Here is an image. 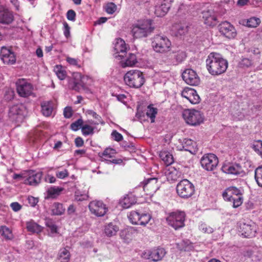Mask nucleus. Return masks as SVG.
Returning <instances> with one entry per match:
<instances>
[{"label": "nucleus", "mask_w": 262, "mask_h": 262, "mask_svg": "<svg viewBox=\"0 0 262 262\" xmlns=\"http://www.w3.org/2000/svg\"><path fill=\"white\" fill-rule=\"evenodd\" d=\"M89 208L91 213L97 216H104L108 210L106 205L100 201L91 202Z\"/></svg>", "instance_id": "9b49d317"}, {"label": "nucleus", "mask_w": 262, "mask_h": 262, "mask_svg": "<svg viewBox=\"0 0 262 262\" xmlns=\"http://www.w3.org/2000/svg\"><path fill=\"white\" fill-rule=\"evenodd\" d=\"M15 92L14 90L11 88H8L6 90L4 98L6 100H11L14 98Z\"/></svg>", "instance_id": "8fccbe9b"}, {"label": "nucleus", "mask_w": 262, "mask_h": 262, "mask_svg": "<svg viewBox=\"0 0 262 262\" xmlns=\"http://www.w3.org/2000/svg\"><path fill=\"white\" fill-rule=\"evenodd\" d=\"M151 46L155 52L164 53L169 51L171 42L166 36L156 35L152 39Z\"/></svg>", "instance_id": "423d86ee"}, {"label": "nucleus", "mask_w": 262, "mask_h": 262, "mask_svg": "<svg viewBox=\"0 0 262 262\" xmlns=\"http://www.w3.org/2000/svg\"><path fill=\"white\" fill-rule=\"evenodd\" d=\"M158 179L157 178H150L145 180L141 183L144 191L150 193L156 191L157 188Z\"/></svg>", "instance_id": "4be33fe9"}, {"label": "nucleus", "mask_w": 262, "mask_h": 262, "mask_svg": "<svg viewBox=\"0 0 262 262\" xmlns=\"http://www.w3.org/2000/svg\"><path fill=\"white\" fill-rule=\"evenodd\" d=\"M202 14L205 24L209 26H214L217 24L216 14L212 8L204 10Z\"/></svg>", "instance_id": "2eb2a0df"}, {"label": "nucleus", "mask_w": 262, "mask_h": 262, "mask_svg": "<svg viewBox=\"0 0 262 262\" xmlns=\"http://www.w3.org/2000/svg\"><path fill=\"white\" fill-rule=\"evenodd\" d=\"M42 176V172H36L32 170L26 171L23 173L17 174V180L24 179L25 184L36 186L40 183Z\"/></svg>", "instance_id": "0eeeda50"}, {"label": "nucleus", "mask_w": 262, "mask_h": 262, "mask_svg": "<svg viewBox=\"0 0 262 262\" xmlns=\"http://www.w3.org/2000/svg\"><path fill=\"white\" fill-rule=\"evenodd\" d=\"M255 179L258 186L262 187V166H259L255 169Z\"/></svg>", "instance_id": "ea45409f"}, {"label": "nucleus", "mask_w": 262, "mask_h": 262, "mask_svg": "<svg viewBox=\"0 0 262 262\" xmlns=\"http://www.w3.org/2000/svg\"><path fill=\"white\" fill-rule=\"evenodd\" d=\"M64 27V35L66 38H68L70 36V27L67 22L63 23Z\"/></svg>", "instance_id": "e2e57ef3"}, {"label": "nucleus", "mask_w": 262, "mask_h": 262, "mask_svg": "<svg viewBox=\"0 0 262 262\" xmlns=\"http://www.w3.org/2000/svg\"><path fill=\"white\" fill-rule=\"evenodd\" d=\"M83 121L81 118H79L75 122H73L71 125V128L74 131H77L83 125Z\"/></svg>", "instance_id": "37998d69"}, {"label": "nucleus", "mask_w": 262, "mask_h": 262, "mask_svg": "<svg viewBox=\"0 0 262 262\" xmlns=\"http://www.w3.org/2000/svg\"><path fill=\"white\" fill-rule=\"evenodd\" d=\"M0 237L3 239L8 241L11 240L13 237L12 231L6 226H1L0 227Z\"/></svg>", "instance_id": "bb28decb"}, {"label": "nucleus", "mask_w": 262, "mask_h": 262, "mask_svg": "<svg viewBox=\"0 0 262 262\" xmlns=\"http://www.w3.org/2000/svg\"><path fill=\"white\" fill-rule=\"evenodd\" d=\"M69 249L70 247L67 246L59 250L57 256V262H69L71 257Z\"/></svg>", "instance_id": "393cba45"}, {"label": "nucleus", "mask_w": 262, "mask_h": 262, "mask_svg": "<svg viewBox=\"0 0 262 262\" xmlns=\"http://www.w3.org/2000/svg\"><path fill=\"white\" fill-rule=\"evenodd\" d=\"M33 90L32 85L24 79H17V94L21 97H27L30 96Z\"/></svg>", "instance_id": "f8f14e48"}, {"label": "nucleus", "mask_w": 262, "mask_h": 262, "mask_svg": "<svg viewBox=\"0 0 262 262\" xmlns=\"http://www.w3.org/2000/svg\"><path fill=\"white\" fill-rule=\"evenodd\" d=\"M182 77L185 82L190 85H198L200 82V78L196 73L191 69L185 70Z\"/></svg>", "instance_id": "4468645a"}, {"label": "nucleus", "mask_w": 262, "mask_h": 262, "mask_svg": "<svg viewBox=\"0 0 262 262\" xmlns=\"http://www.w3.org/2000/svg\"><path fill=\"white\" fill-rule=\"evenodd\" d=\"M45 181L50 183H53L55 182L56 178L54 176L48 174L45 178Z\"/></svg>", "instance_id": "774afa93"}, {"label": "nucleus", "mask_w": 262, "mask_h": 262, "mask_svg": "<svg viewBox=\"0 0 262 262\" xmlns=\"http://www.w3.org/2000/svg\"><path fill=\"white\" fill-rule=\"evenodd\" d=\"M162 160L167 165H169L173 162V158L171 154L167 151H162L160 154Z\"/></svg>", "instance_id": "2f4dec72"}, {"label": "nucleus", "mask_w": 262, "mask_h": 262, "mask_svg": "<svg viewBox=\"0 0 262 262\" xmlns=\"http://www.w3.org/2000/svg\"><path fill=\"white\" fill-rule=\"evenodd\" d=\"M222 171L226 173L237 175L242 172L241 166L238 164H228L222 167Z\"/></svg>", "instance_id": "5701e85b"}, {"label": "nucleus", "mask_w": 262, "mask_h": 262, "mask_svg": "<svg viewBox=\"0 0 262 262\" xmlns=\"http://www.w3.org/2000/svg\"><path fill=\"white\" fill-rule=\"evenodd\" d=\"M94 128L88 124H84L81 127L82 134L85 136L92 135L94 133Z\"/></svg>", "instance_id": "a19ab883"}, {"label": "nucleus", "mask_w": 262, "mask_h": 262, "mask_svg": "<svg viewBox=\"0 0 262 262\" xmlns=\"http://www.w3.org/2000/svg\"><path fill=\"white\" fill-rule=\"evenodd\" d=\"M260 22V19L258 18L252 17L247 20V26L252 28L256 27Z\"/></svg>", "instance_id": "c03bdc74"}, {"label": "nucleus", "mask_w": 262, "mask_h": 262, "mask_svg": "<svg viewBox=\"0 0 262 262\" xmlns=\"http://www.w3.org/2000/svg\"><path fill=\"white\" fill-rule=\"evenodd\" d=\"M28 201L29 204L32 207H35L38 202V198L33 197L32 196H29L28 197Z\"/></svg>", "instance_id": "680f3d73"}, {"label": "nucleus", "mask_w": 262, "mask_h": 262, "mask_svg": "<svg viewBox=\"0 0 262 262\" xmlns=\"http://www.w3.org/2000/svg\"><path fill=\"white\" fill-rule=\"evenodd\" d=\"M75 144L76 147H80L83 145L84 141L82 138L78 137L75 139Z\"/></svg>", "instance_id": "338daca9"}, {"label": "nucleus", "mask_w": 262, "mask_h": 262, "mask_svg": "<svg viewBox=\"0 0 262 262\" xmlns=\"http://www.w3.org/2000/svg\"><path fill=\"white\" fill-rule=\"evenodd\" d=\"M240 229L242 234L248 238L255 236L257 230L255 224L251 222L249 223H243L241 225Z\"/></svg>", "instance_id": "aec40b11"}, {"label": "nucleus", "mask_w": 262, "mask_h": 262, "mask_svg": "<svg viewBox=\"0 0 262 262\" xmlns=\"http://www.w3.org/2000/svg\"><path fill=\"white\" fill-rule=\"evenodd\" d=\"M182 116L186 123L191 126H198L203 122L204 116L199 111L186 109L183 111Z\"/></svg>", "instance_id": "39448f33"}, {"label": "nucleus", "mask_w": 262, "mask_h": 262, "mask_svg": "<svg viewBox=\"0 0 262 262\" xmlns=\"http://www.w3.org/2000/svg\"><path fill=\"white\" fill-rule=\"evenodd\" d=\"M111 135L114 138V140L117 142L120 141L123 139L122 135L116 130H113Z\"/></svg>", "instance_id": "13d9d810"}, {"label": "nucleus", "mask_w": 262, "mask_h": 262, "mask_svg": "<svg viewBox=\"0 0 262 262\" xmlns=\"http://www.w3.org/2000/svg\"><path fill=\"white\" fill-rule=\"evenodd\" d=\"M137 62L136 56L134 54L130 53L124 61H121V65L123 68L132 67Z\"/></svg>", "instance_id": "c756f323"}, {"label": "nucleus", "mask_w": 262, "mask_h": 262, "mask_svg": "<svg viewBox=\"0 0 262 262\" xmlns=\"http://www.w3.org/2000/svg\"><path fill=\"white\" fill-rule=\"evenodd\" d=\"M140 215L141 214L138 212L132 211L128 215V217L133 224L138 225L140 222Z\"/></svg>", "instance_id": "f704fd0d"}, {"label": "nucleus", "mask_w": 262, "mask_h": 262, "mask_svg": "<svg viewBox=\"0 0 262 262\" xmlns=\"http://www.w3.org/2000/svg\"><path fill=\"white\" fill-rule=\"evenodd\" d=\"M176 191L180 198L187 199L194 194L195 188L194 185L189 180L183 179L177 184Z\"/></svg>", "instance_id": "20e7f679"}, {"label": "nucleus", "mask_w": 262, "mask_h": 262, "mask_svg": "<svg viewBox=\"0 0 262 262\" xmlns=\"http://www.w3.org/2000/svg\"><path fill=\"white\" fill-rule=\"evenodd\" d=\"M183 97L187 99L192 104H198L200 101V96L195 90L189 88H185L181 93Z\"/></svg>", "instance_id": "a211bd4d"}, {"label": "nucleus", "mask_w": 262, "mask_h": 262, "mask_svg": "<svg viewBox=\"0 0 262 262\" xmlns=\"http://www.w3.org/2000/svg\"><path fill=\"white\" fill-rule=\"evenodd\" d=\"M27 230L32 233H39L42 230L43 228L33 221L28 222L26 223Z\"/></svg>", "instance_id": "c85d7f7f"}, {"label": "nucleus", "mask_w": 262, "mask_h": 262, "mask_svg": "<svg viewBox=\"0 0 262 262\" xmlns=\"http://www.w3.org/2000/svg\"><path fill=\"white\" fill-rule=\"evenodd\" d=\"M228 190L230 193H231V195L233 196H236V195H242V193L238 189H237L235 187H230L228 188Z\"/></svg>", "instance_id": "6e6d98bb"}, {"label": "nucleus", "mask_w": 262, "mask_h": 262, "mask_svg": "<svg viewBox=\"0 0 262 262\" xmlns=\"http://www.w3.org/2000/svg\"><path fill=\"white\" fill-rule=\"evenodd\" d=\"M173 0H159V4L156 6L155 13L157 16H164L171 6Z\"/></svg>", "instance_id": "dca6fc26"}, {"label": "nucleus", "mask_w": 262, "mask_h": 262, "mask_svg": "<svg viewBox=\"0 0 262 262\" xmlns=\"http://www.w3.org/2000/svg\"><path fill=\"white\" fill-rule=\"evenodd\" d=\"M55 73H56V75L57 76L58 78L60 80H64L66 76H67V73L63 69L61 66L60 65H57L54 68V70Z\"/></svg>", "instance_id": "e433bc0d"}, {"label": "nucleus", "mask_w": 262, "mask_h": 262, "mask_svg": "<svg viewBox=\"0 0 262 262\" xmlns=\"http://www.w3.org/2000/svg\"><path fill=\"white\" fill-rule=\"evenodd\" d=\"M200 230L203 231L204 233H211L213 231V229L210 226H207L205 224H202L200 227Z\"/></svg>", "instance_id": "5fc2aeb1"}, {"label": "nucleus", "mask_w": 262, "mask_h": 262, "mask_svg": "<svg viewBox=\"0 0 262 262\" xmlns=\"http://www.w3.org/2000/svg\"><path fill=\"white\" fill-rule=\"evenodd\" d=\"M166 252L164 248H158L151 250H147L142 254V257L152 261L157 262L161 260Z\"/></svg>", "instance_id": "1a4fd4ad"}, {"label": "nucleus", "mask_w": 262, "mask_h": 262, "mask_svg": "<svg viewBox=\"0 0 262 262\" xmlns=\"http://www.w3.org/2000/svg\"><path fill=\"white\" fill-rule=\"evenodd\" d=\"M14 17L11 11L7 9H0V23L9 24L12 22Z\"/></svg>", "instance_id": "b1692460"}, {"label": "nucleus", "mask_w": 262, "mask_h": 262, "mask_svg": "<svg viewBox=\"0 0 262 262\" xmlns=\"http://www.w3.org/2000/svg\"><path fill=\"white\" fill-rule=\"evenodd\" d=\"M219 28L220 32L228 38H234L236 36V31L234 27L228 21L222 22Z\"/></svg>", "instance_id": "ddd939ff"}, {"label": "nucleus", "mask_w": 262, "mask_h": 262, "mask_svg": "<svg viewBox=\"0 0 262 262\" xmlns=\"http://www.w3.org/2000/svg\"><path fill=\"white\" fill-rule=\"evenodd\" d=\"M228 66L227 60L217 53H210L206 60V69L209 73L212 76H219L224 73Z\"/></svg>", "instance_id": "f257e3e1"}, {"label": "nucleus", "mask_w": 262, "mask_h": 262, "mask_svg": "<svg viewBox=\"0 0 262 262\" xmlns=\"http://www.w3.org/2000/svg\"><path fill=\"white\" fill-rule=\"evenodd\" d=\"M1 58L5 64H13L16 61L15 53L10 49L3 47L1 50Z\"/></svg>", "instance_id": "f3484780"}, {"label": "nucleus", "mask_w": 262, "mask_h": 262, "mask_svg": "<svg viewBox=\"0 0 262 262\" xmlns=\"http://www.w3.org/2000/svg\"><path fill=\"white\" fill-rule=\"evenodd\" d=\"M232 196L228 190V188L223 193V197L225 200L232 201Z\"/></svg>", "instance_id": "69168bd1"}, {"label": "nucleus", "mask_w": 262, "mask_h": 262, "mask_svg": "<svg viewBox=\"0 0 262 262\" xmlns=\"http://www.w3.org/2000/svg\"><path fill=\"white\" fill-rule=\"evenodd\" d=\"M217 157L213 154L205 155L201 159V164L203 168L208 171L213 170L217 166Z\"/></svg>", "instance_id": "9d476101"}, {"label": "nucleus", "mask_w": 262, "mask_h": 262, "mask_svg": "<svg viewBox=\"0 0 262 262\" xmlns=\"http://www.w3.org/2000/svg\"><path fill=\"white\" fill-rule=\"evenodd\" d=\"M85 113L86 115L92 116L94 118L96 119L102 124H104V122L102 120L101 116L98 115L95 112L93 111V110H87Z\"/></svg>", "instance_id": "de8ad7c7"}, {"label": "nucleus", "mask_w": 262, "mask_h": 262, "mask_svg": "<svg viewBox=\"0 0 262 262\" xmlns=\"http://www.w3.org/2000/svg\"><path fill=\"white\" fill-rule=\"evenodd\" d=\"M21 107H22L21 110L23 111V112L21 114L20 113H19L18 112V110H20V108H19L18 109H17V122L19 121V120H20V121L22 122L24 120V119L25 118V115L26 114V109H25V107H24L23 105H21Z\"/></svg>", "instance_id": "bf43d9fd"}, {"label": "nucleus", "mask_w": 262, "mask_h": 262, "mask_svg": "<svg viewBox=\"0 0 262 262\" xmlns=\"http://www.w3.org/2000/svg\"><path fill=\"white\" fill-rule=\"evenodd\" d=\"M56 176L59 179H64L68 176V172L67 169H64L63 171H57Z\"/></svg>", "instance_id": "0e129e2a"}, {"label": "nucleus", "mask_w": 262, "mask_h": 262, "mask_svg": "<svg viewBox=\"0 0 262 262\" xmlns=\"http://www.w3.org/2000/svg\"><path fill=\"white\" fill-rule=\"evenodd\" d=\"M46 225L50 229L52 233L57 232V226L54 224L52 220H47L46 221Z\"/></svg>", "instance_id": "603ef678"}, {"label": "nucleus", "mask_w": 262, "mask_h": 262, "mask_svg": "<svg viewBox=\"0 0 262 262\" xmlns=\"http://www.w3.org/2000/svg\"><path fill=\"white\" fill-rule=\"evenodd\" d=\"M151 217L149 214L144 213L142 214L140 217V222L138 225L145 226L150 221Z\"/></svg>", "instance_id": "a18cd8bd"}, {"label": "nucleus", "mask_w": 262, "mask_h": 262, "mask_svg": "<svg viewBox=\"0 0 262 262\" xmlns=\"http://www.w3.org/2000/svg\"><path fill=\"white\" fill-rule=\"evenodd\" d=\"M174 57L177 61L179 62H182L186 57V54L183 51H178L174 53Z\"/></svg>", "instance_id": "3c124183"}, {"label": "nucleus", "mask_w": 262, "mask_h": 262, "mask_svg": "<svg viewBox=\"0 0 262 262\" xmlns=\"http://www.w3.org/2000/svg\"><path fill=\"white\" fill-rule=\"evenodd\" d=\"M176 36H182L188 31V26L184 25H177L174 27Z\"/></svg>", "instance_id": "58836bf2"}, {"label": "nucleus", "mask_w": 262, "mask_h": 262, "mask_svg": "<svg viewBox=\"0 0 262 262\" xmlns=\"http://www.w3.org/2000/svg\"><path fill=\"white\" fill-rule=\"evenodd\" d=\"M185 213L183 211H174L169 213L166 217L168 224L178 230L183 227L185 225Z\"/></svg>", "instance_id": "6e6552de"}, {"label": "nucleus", "mask_w": 262, "mask_h": 262, "mask_svg": "<svg viewBox=\"0 0 262 262\" xmlns=\"http://www.w3.org/2000/svg\"><path fill=\"white\" fill-rule=\"evenodd\" d=\"M125 83L131 88H139L145 82L143 73L139 70H130L124 76Z\"/></svg>", "instance_id": "f03ea898"}, {"label": "nucleus", "mask_w": 262, "mask_h": 262, "mask_svg": "<svg viewBox=\"0 0 262 262\" xmlns=\"http://www.w3.org/2000/svg\"><path fill=\"white\" fill-rule=\"evenodd\" d=\"M117 10V6L113 3H108L105 7L106 12L110 14H113Z\"/></svg>", "instance_id": "09e8293b"}, {"label": "nucleus", "mask_w": 262, "mask_h": 262, "mask_svg": "<svg viewBox=\"0 0 262 262\" xmlns=\"http://www.w3.org/2000/svg\"><path fill=\"white\" fill-rule=\"evenodd\" d=\"M196 143L190 139H184L183 140V148L186 151H191V150L195 145Z\"/></svg>", "instance_id": "c9c22d12"}, {"label": "nucleus", "mask_w": 262, "mask_h": 262, "mask_svg": "<svg viewBox=\"0 0 262 262\" xmlns=\"http://www.w3.org/2000/svg\"><path fill=\"white\" fill-rule=\"evenodd\" d=\"M41 112L46 117L50 116L53 111V102L51 101H43L41 103Z\"/></svg>", "instance_id": "a878e982"}, {"label": "nucleus", "mask_w": 262, "mask_h": 262, "mask_svg": "<svg viewBox=\"0 0 262 262\" xmlns=\"http://www.w3.org/2000/svg\"><path fill=\"white\" fill-rule=\"evenodd\" d=\"M73 115L72 109L70 106H67L63 111V115L66 118H70Z\"/></svg>", "instance_id": "4d7b16f0"}, {"label": "nucleus", "mask_w": 262, "mask_h": 262, "mask_svg": "<svg viewBox=\"0 0 262 262\" xmlns=\"http://www.w3.org/2000/svg\"><path fill=\"white\" fill-rule=\"evenodd\" d=\"M73 79L70 84H72L71 88L76 91H80L81 89L85 88L84 80L85 77L82 76L79 73H74L73 75Z\"/></svg>", "instance_id": "6ab92c4d"}, {"label": "nucleus", "mask_w": 262, "mask_h": 262, "mask_svg": "<svg viewBox=\"0 0 262 262\" xmlns=\"http://www.w3.org/2000/svg\"><path fill=\"white\" fill-rule=\"evenodd\" d=\"M136 203L135 199L133 196L128 195L125 196L121 201L122 205L124 208H128Z\"/></svg>", "instance_id": "473e14b6"}, {"label": "nucleus", "mask_w": 262, "mask_h": 262, "mask_svg": "<svg viewBox=\"0 0 262 262\" xmlns=\"http://www.w3.org/2000/svg\"><path fill=\"white\" fill-rule=\"evenodd\" d=\"M76 13L73 10H69L67 13V19L69 20L74 21L75 20Z\"/></svg>", "instance_id": "052dcab7"}, {"label": "nucleus", "mask_w": 262, "mask_h": 262, "mask_svg": "<svg viewBox=\"0 0 262 262\" xmlns=\"http://www.w3.org/2000/svg\"><path fill=\"white\" fill-rule=\"evenodd\" d=\"M63 188L59 187H51L48 189L47 192L49 197L54 198L59 195Z\"/></svg>", "instance_id": "72a5a7b5"}, {"label": "nucleus", "mask_w": 262, "mask_h": 262, "mask_svg": "<svg viewBox=\"0 0 262 262\" xmlns=\"http://www.w3.org/2000/svg\"><path fill=\"white\" fill-rule=\"evenodd\" d=\"M119 230V227L112 223H110L105 226L104 233L105 235L108 237L113 236L116 234Z\"/></svg>", "instance_id": "cd10ccee"}, {"label": "nucleus", "mask_w": 262, "mask_h": 262, "mask_svg": "<svg viewBox=\"0 0 262 262\" xmlns=\"http://www.w3.org/2000/svg\"><path fill=\"white\" fill-rule=\"evenodd\" d=\"M232 201H233V207L237 208L241 206L243 203V198L242 195H236V196H232Z\"/></svg>", "instance_id": "49530a36"}, {"label": "nucleus", "mask_w": 262, "mask_h": 262, "mask_svg": "<svg viewBox=\"0 0 262 262\" xmlns=\"http://www.w3.org/2000/svg\"><path fill=\"white\" fill-rule=\"evenodd\" d=\"M151 23V20H146L142 24H138L133 26L132 33L134 37L141 38L149 35L154 30Z\"/></svg>", "instance_id": "7ed1b4c3"}, {"label": "nucleus", "mask_w": 262, "mask_h": 262, "mask_svg": "<svg viewBox=\"0 0 262 262\" xmlns=\"http://www.w3.org/2000/svg\"><path fill=\"white\" fill-rule=\"evenodd\" d=\"M52 213L55 215H60L62 214L65 209L63 207L62 204L56 202L54 203L51 207Z\"/></svg>", "instance_id": "7c9ffc66"}, {"label": "nucleus", "mask_w": 262, "mask_h": 262, "mask_svg": "<svg viewBox=\"0 0 262 262\" xmlns=\"http://www.w3.org/2000/svg\"><path fill=\"white\" fill-rule=\"evenodd\" d=\"M157 114V109L151 107L149 105L147 107L146 112V115L149 117L151 119V122H154L155 121V118L156 115Z\"/></svg>", "instance_id": "79ce46f5"}, {"label": "nucleus", "mask_w": 262, "mask_h": 262, "mask_svg": "<svg viewBox=\"0 0 262 262\" xmlns=\"http://www.w3.org/2000/svg\"><path fill=\"white\" fill-rule=\"evenodd\" d=\"M253 64V62L252 59L246 57H242L238 63L239 67L242 68H249L252 66Z\"/></svg>", "instance_id": "4c0bfd02"}, {"label": "nucleus", "mask_w": 262, "mask_h": 262, "mask_svg": "<svg viewBox=\"0 0 262 262\" xmlns=\"http://www.w3.org/2000/svg\"><path fill=\"white\" fill-rule=\"evenodd\" d=\"M253 148L262 158V141H258L256 144H253Z\"/></svg>", "instance_id": "864d4df0"}, {"label": "nucleus", "mask_w": 262, "mask_h": 262, "mask_svg": "<svg viewBox=\"0 0 262 262\" xmlns=\"http://www.w3.org/2000/svg\"><path fill=\"white\" fill-rule=\"evenodd\" d=\"M126 49L125 41L120 38L118 39L114 46L115 57H120L121 59L124 58L126 53Z\"/></svg>", "instance_id": "412c9836"}]
</instances>
